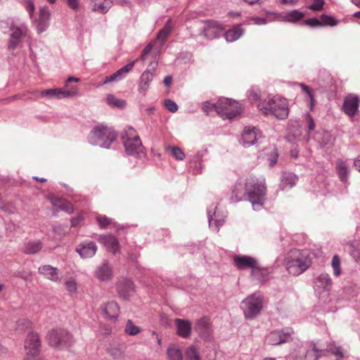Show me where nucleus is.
<instances>
[{
  "instance_id": "24",
  "label": "nucleus",
  "mask_w": 360,
  "mask_h": 360,
  "mask_svg": "<svg viewBox=\"0 0 360 360\" xmlns=\"http://www.w3.org/2000/svg\"><path fill=\"white\" fill-rule=\"evenodd\" d=\"M96 276L101 281H107L112 277V269L108 262H103L96 271Z\"/></svg>"
},
{
  "instance_id": "44",
  "label": "nucleus",
  "mask_w": 360,
  "mask_h": 360,
  "mask_svg": "<svg viewBox=\"0 0 360 360\" xmlns=\"http://www.w3.org/2000/svg\"><path fill=\"white\" fill-rule=\"evenodd\" d=\"M186 360H200L198 349L195 346L188 347L185 352Z\"/></svg>"
},
{
  "instance_id": "14",
  "label": "nucleus",
  "mask_w": 360,
  "mask_h": 360,
  "mask_svg": "<svg viewBox=\"0 0 360 360\" xmlns=\"http://www.w3.org/2000/svg\"><path fill=\"white\" fill-rule=\"evenodd\" d=\"M359 97L357 95L349 94L345 98L342 110L347 116L353 117L359 109Z\"/></svg>"
},
{
  "instance_id": "35",
  "label": "nucleus",
  "mask_w": 360,
  "mask_h": 360,
  "mask_svg": "<svg viewBox=\"0 0 360 360\" xmlns=\"http://www.w3.org/2000/svg\"><path fill=\"white\" fill-rule=\"evenodd\" d=\"M347 250L352 258L356 261H360V246L356 240L349 241L347 244Z\"/></svg>"
},
{
  "instance_id": "4",
  "label": "nucleus",
  "mask_w": 360,
  "mask_h": 360,
  "mask_svg": "<svg viewBox=\"0 0 360 360\" xmlns=\"http://www.w3.org/2000/svg\"><path fill=\"white\" fill-rule=\"evenodd\" d=\"M0 27L4 33H9L8 49L14 51L20 46L21 40L26 37L27 28L24 24L17 25L12 20H2Z\"/></svg>"
},
{
  "instance_id": "57",
  "label": "nucleus",
  "mask_w": 360,
  "mask_h": 360,
  "mask_svg": "<svg viewBox=\"0 0 360 360\" xmlns=\"http://www.w3.org/2000/svg\"><path fill=\"white\" fill-rule=\"evenodd\" d=\"M306 117H307V128H308L309 132H311L315 129V123H314V121L312 117L309 113H307L306 115Z\"/></svg>"
},
{
  "instance_id": "2",
  "label": "nucleus",
  "mask_w": 360,
  "mask_h": 360,
  "mask_svg": "<svg viewBox=\"0 0 360 360\" xmlns=\"http://www.w3.org/2000/svg\"><path fill=\"white\" fill-rule=\"evenodd\" d=\"M245 188L253 209L260 210L266 198L265 179L251 176L246 180Z\"/></svg>"
},
{
  "instance_id": "53",
  "label": "nucleus",
  "mask_w": 360,
  "mask_h": 360,
  "mask_svg": "<svg viewBox=\"0 0 360 360\" xmlns=\"http://www.w3.org/2000/svg\"><path fill=\"white\" fill-rule=\"evenodd\" d=\"M333 143V138L328 131H324L322 134L321 144L326 146Z\"/></svg>"
},
{
  "instance_id": "56",
  "label": "nucleus",
  "mask_w": 360,
  "mask_h": 360,
  "mask_svg": "<svg viewBox=\"0 0 360 360\" xmlns=\"http://www.w3.org/2000/svg\"><path fill=\"white\" fill-rule=\"evenodd\" d=\"M25 7L26 10L28 11L30 17H32L34 11V4L33 1L31 0H26L25 1Z\"/></svg>"
},
{
  "instance_id": "22",
  "label": "nucleus",
  "mask_w": 360,
  "mask_h": 360,
  "mask_svg": "<svg viewBox=\"0 0 360 360\" xmlns=\"http://www.w3.org/2000/svg\"><path fill=\"white\" fill-rule=\"evenodd\" d=\"M98 240L105 245L107 249L112 252L113 254L117 252L120 250L119 242L114 236L109 235H100Z\"/></svg>"
},
{
  "instance_id": "1",
  "label": "nucleus",
  "mask_w": 360,
  "mask_h": 360,
  "mask_svg": "<svg viewBox=\"0 0 360 360\" xmlns=\"http://www.w3.org/2000/svg\"><path fill=\"white\" fill-rule=\"evenodd\" d=\"M311 264L309 254L306 250H291L285 257V266L288 273L299 276L304 273Z\"/></svg>"
},
{
  "instance_id": "45",
  "label": "nucleus",
  "mask_w": 360,
  "mask_h": 360,
  "mask_svg": "<svg viewBox=\"0 0 360 360\" xmlns=\"http://www.w3.org/2000/svg\"><path fill=\"white\" fill-rule=\"evenodd\" d=\"M141 328L134 324L131 320L129 319L127 321L124 331L129 335H136L141 332Z\"/></svg>"
},
{
  "instance_id": "33",
  "label": "nucleus",
  "mask_w": 360,
  "mask_h": 360,
  "mask_svg": "<svg viewBox=\"0 0 360 360\" xmlns=\"http://www.w3.org/2000/svg\"><path fill=\"white\" fill-rule=\"evenodd\" d=\"M297 176L293 173H283L281 177V187L282 189L290 188L295 185Z\"/></svg>"
},
{
  "instance_id": "18",
  "label": "nucleus",
  "mask_w": 360,
  "mask_h": 360,
  "mask_svg": "<svg viewBox=\"0 0 360 360\" xmlns=\"http://www.w3.org/2000/svg\"><path fill=\"white\" fill-rule=\"evenodd\" d=\"M304 23L311 27H322L325 25L334 26L337 24L335 20L330 15L323 14L320 19L311 18L304 20Z\"/></svg>"
},
{
  "instance_id": "21",
  "label": "nucleus",
  "mask_w": 360,
  "mask_h": 360,
  "mask_svg": "<svg viewBox=\"0 0 360 360\" xmlns=\"http://www.w3.org/2000/svg\"><path fill=\"white\" fill-rule=\"evenodd\" d=\"M76 250L82 257L90 258L95 255L97 246L93 241H84L78 245Z\"/></svg>"
},
{
  "instance_id": "15",
  "label": "nucleus",
  "mask_w": 360,
  "mask_h": 360,
  "mask_svg": "<svg viewBox=\"0 0 360 360\" xmlns=\"http://www.w3.org/2000/svg\"><path fill=\"white\" fill-rule=\"evenodd\" d=\"M260 137L261 134L258 129L245 127L241 136L240 143L245 148H248L256 143Z\"/></svg>"
},
{
  "instance_id": "13",
  "label": "nucleus",
  "mask_w": 360,
  "mask_h": 360,
  "mask_svg": "<svg viewBox=\"0 0 360 360\" xmlns=\"http://www.w3.org/2000/svg\"><path fill=\"white\" fill-rule=\"evenodd\" d=\"M224 30L223 25L215 20H207L200 34L207 39H213L219 37Z\"/></svg>"
},
{
  "instance_id": "46",
  "label": "nucleus",
  "mask_w": 360,
  "mask_h": 360,
  "mask_svg": "<svg viewBox=\"0 0 360 360\" xmlns=\"http://www.w3.org/2000/svg\"><path fill=\"white\" fill-rule=\"evenodd\" d=\"M202 110L206 115H209L213 111L218 114V102L217 103H212L209 101L203 102L202 103Z\"/></svg>"
},
{
  "instance_id": "31",
  "label": "nucleus",
  "mask_w": 360,
  "mask_h": 360,
  "mask_svg": "<svg viewBox=\"0 0 360 360\" xmlns=\"http://www.w3.org/2000/svg\"><path fill=\"white\" fill-rule=\"evenodd\" d=\"M269 271L266 268H262L258 263L257 265L251 271V276L259 282L264 283L269 278Z\"/></svg>"
},
{
  "instance_id": "37",
  "label": "nucleus",
  "mask_w": 360,
  "mask_h": 360,
  "mask_svg": "<svg viewBox=\"0 0 360 360\" xmlns=\"http://www.w3.org/2000/svg\"><path fill=\"white\" fill-rule=\"evenodd\" d=\"M336 169L341 181L346 182L349 173V169L346 162L342 160H339L337 162Z\"/></svg>"
},
{
  "instance_id": "25",
  "label": "nucleus",
  "mask_w": 360,
  "mask_h": 360,
  "mask_svg": "<svg viewBox=\"0 0 360 360\" xmlns=\"http://www.w3.org/2000/svg\"><path fill=\"white\" fill-rule=\"evenodd\" d=\"M175 324L177 328V335L181 338H187L191 333V323L188 320L176 319Z\"/></svg>"
},
{
  "instance_id": "41",
  "label": "nucleus",
  "mask_w": 360,
  "mask_h": 360,
  "mask_svg": "<svg viewBox=\"0 0 360 360\" xmlns=\"http://www.w3.org/2000/svg\"><path fill=\"white\" fill-rule=\"evenodd\" d=\"M304 16V13L298 10H292L287 12L284 18L287 21L294 22L300 20Z\"/></svg>"
},
{
  "instance_id": "52",
  "label": "nucleus",
  "mask_w": 360,
  "mask_h": 360,
  "mask_svg": "<svg viewBox=\"0 0 360 360\" xmlns=\"http://www.w3.org/2000/svg\"><path fill=\"white\" fill-rule=\"evenodd\" d=\"M165 106L172 112H175L178 110L177 104L170 99H166L165 101Z\"/></svg>"
},
{
  "instance_id": "30",
  "label": "nucleus",
  "mask_w": 360,
  "mask_h": 360,
  "mask_svg": "<svg viewBox=\"0 0 360 360\" xmlns=\"http://www.w3.org/2000/svg\"><path fill=\"white\" fill-rule=\"evenodd\" d=\"M112 5L111 0H94L93 1L92 10L99 13H106Z\"/></svg>"
},
{
  "instance_id": "55",
  "label": "nucleus",
  "mask_w": 360,
  "mask_h": 360,
  "mask_svg": "<svg viewBox=\"0 0 360 360\" xmlns=\"http://www.w3.org/2000/svg\"><path fill=\"white\" fill-rule=\"evenodd\" d=\"M31 323L27 319H20L18 321L17 326L18 330H24L30 327Z\"/></svg>"
},
{
  "instance_id": "49",
  "label": "nucleus",
  "mask_w": 360,
  "mask_h": 360,
  "mask_svg": "<svg viewBox=\"0 0 360 360\" xmlns=\"http://www.w3.org/2000/svg\"><path fill=\"white\" fill-rule=\"evenodd\" d=\"M65 289L70 292V293H75L77 292V283L72 278H68L65 282Z\"/></svg>"
},
{
  "instance_id": "63",
  "label": "nucleus",
  "mask_w": 360,
  "mask_h": 360,
  "mask_svg": "<svg viewBox=\"0 0 360 360\" xmlns=\"http://www.w3.org/2000/svg\"><path fill=\"white\" fill-rule=\"evenodd\" d=\"M51 200V204L54 206V207H57L58 209L60 208V205H61L63 200L64 199H62V198H57V197H51L50 198Z\"/></svg>"
},
{
  "instance_id": "58",
  "label": "nucleus",
  "mask_w": 360,
  "mask_h": 360,
  "mask_svg": "<svg viewBox=\"0 0 360 360\" xmlns=\"http://www.w3.org/2000/svg\"><path fill=\"white\" fill-rule=\"evenodd\" d=\"M297 84L300 86L302 91L307 95V96L314 94V90L304 83H298Z\"/></svg>"
},
{
  "instance_id": "29",
  "label": "nucleus",
  "mask_w": 360,
  "mask_h": 360,
  "mask_svg": "<svg viewBox=\"0 0 360 360\" xmlns=\"http://www.w3.org/2000/svg\"><path fill=\"white\" fill-rule=\"evenodd\" d=\"M244 33V30L239 25H234L232 29L224 33L225 39L229 42H233L238 39Z\"/></svg>"
},
{
  "instance_id": "27",
  "label": "nucleus",
  "mask_w": 360,
  "mask_h": 360,
  "mask_svg": "<svg viewBox=\"0 0 360 360\" xmlns=\"http://www.w3.org/2000/svg\"><path fill=\"white\" fill-rule=\"evenodd\" d=\"M323 356H326V351L319 349L314 343H311L305 352V360H318Z\"/></svg>"
},
{
  "instance_id": "54",
  "label": "nucleus",
  "mask_w": 360,
  "mask_h": 360,
  "mask_svg": "<svg viewBox=\"0 0 360 360\" xmlns=\"http://www.w3.org/2000/svg\"><path fill=\"white\" fill-rule=\"evenodd\" d=\"M324 4L323 0H314V2L309 6V8L314 11H320Z\"/></svg>"
},
{
  "instance_id": "64",
  "label": "nucleus",
  "mask_w": 360,
  "mask_h": 360,
  "mask_svg": "<svg viewBox=\"0 0 360 360\" xmlns=\"http://www.w3.org/2000/svg\"><path fill=\"white\" fill-rule=\"evenodd\" d=\"M269 160L270 167H273L278 161V154L276 153H272L269 157Z\"/></svg>"
},
{
  "instance_id": "9",
  "label": "nucleus",
  "mask_w": 360,
  "mask_h": 360,
  "mask_svg": "<svg viewBox=\"0 0 360 360\" xmlns=\"http://www.w3.org/2000/svg\"><path fill=\"white\" fill-rule=\"evenodd\" d=\"M242 112L240 104L234 100L222 98L218 101V114L223 119L232 120Z\"/></svg>"
},
{
  "instance_id": "3",
  "label": "nucleus",
  "mask_w": 360,
  "mask_h": 360,
  "mask_svg": "<svg viewBox=\"0 0 360 360\" xmlns=\"http://www.w3.org/2000/svg\"><path fill=\"white\" fill-rule=\"evenodd\" d=\"M257 108L264 115H273L281 120L287 118L289 114L288 101L280 96H274L260 101Z\"/></svg>"
},
{
  "instance_id": "28",
  "label": "nucleus",
  "mask_w": 360,
  "mask_h": 360,
  "mask_svg": "<svg viewBox=\"0 0 360 360\" xmlns=\"http://www.w3.org/2000/svg\"><path fill=\"white\" fill-rule=\"evenodd\" d=\"M210 319L204 316L199 319L195 326V330L200 334V335L206 336L210 330Z\"/></svg>"
},
{
  "instance_id": "60",
  "label": "nucleus",
  "mask_w": 360,
  "mask_h": 360,
  "mask_svg": "<svg viewBox=\"0 0 360 360\" xmlns=\"http://www.w3.org/2000/svg\"><path fill=\"white\" fill-rule=\"evenodd\" d=\"M67 4L72 10H77L79 6V0H67Z\"/></svg>"
},
{
  "instance_id": "61",
  "label": "nucleus",
  "mask_w": 360,
  "mask_h": 360,
  "mask_svg": "<svg viewBox=\"0 0 360 360\" xmlns=\"http://www.w3.org/2000/svg\"><path fill=\"white\" fill-rule=\"evenodd\" d=\"M117 81H119V79H117V75L114 72L110 76L106 77L104 79V80L103 82V84H108V83H110V82H117Z\"/></svg>"
},
{
  "instance_id": "36",
  "label": "nucleus",
  "mask_w": 360,
  "mask_h": 360,
  "mask_svg": "<svg viewBox=\"0 0 360 360\" xmlns=\"http://www.w3.org/2000/svg\"><path fill=\"white\" fill-rule=\"evenodd\" d=\"M172 29L171 20L169 19L165 24L163 28L160 30L157 34V39L161 42V44H164L166 41L171 33Z\"/></svg>"
},
{
  "instance_id": "6",
  "label": "nucleus",
  "mask_w": 360,
  "mask_h": 360,
  "mask_svg": "<svg viewBox=\"0 0 360 360\" xmlns=\"http://www.w3.org/2000/svg\"><path fill=\"white\" fill-rule=\"evenodd\" d=\"M121 138L127 155L141 157L144 154V147L139 136L133 127H127L122 132Z\"/></svg>"
},
{
  "instance_id": "5",
  "label": "nucleus",
  "mask_w": 360,
  "mask_h": 360,
  "mask_svg": "<svg viewBox=\"0 0 360 360\" xmlns=\"http://www.w3.org/2000/svg\"><path fill=\"white\" fill-rule=\"evenodd\" d=\"M117 139L115 130L103 124L93 127L89 136V142L94 146L103 148H109L112 143Z\"/></svg>"
},
{
  "instance_id": "59",
  "label": "nucleus",
  "mask_w": 360,
  "mask_h": 360,
  "mask_svg": "<svg viewBox=\"0 0 360 360\" xmlns=\"http://www.w3.org/2000/svg\"><path fill=\"white\" fill-rule=\"evenodd\" d=\"M211 212H212L211 210H208L207 215H208L210 226H212V221H214V223H216V224L217 226H221L223 224V221L215 219L214 217L212 215Z\"/></svg>"
},
{
  "instance_id": "16",
  "label": "nucleus",
  "mask_w": 360,
  "mask_h": 360,
  "mask_svg": "<svg viewBox=\"0 0 360 360\" xmlns=\"http://www.w3.org/2000/svg\"><path fill=\"white\" fill-rule=\"evenodd\" d=\"M41 341L37 333H30L25 341V349L28 355L35 356L39 352Z\"/></svg>"
},
{
  "instance_id": "7",
  "label": "nucleus",
  "mask_w": 360,
  "mask_h": 360,
  "mask_svg": "<svg viewBox=\"0 0 360 360\" xmlns=\"http://www.w3.org/2000/svg\"><path fill=\"white\" fill-rule=\"evenodd\" d=\"M263 296L256 292L248 296L242 302V309L245 319L251 320L257 316L263 308Z\"/></svg>"
},
{
  "instance_id": "17",
  "label": "nucleus",
  "mask_w": 360,
  "mask_h": 360,
  "mask_svg": "<svg viewBox=\"0 0 360 360\" xmlns=\"http://www.w3.org/2000/svg\"><path fill=\"white\" fill-rule=\"evenodd\" d=\"M102 314L110 321H115L120 314V307L113 301L104 303L101 307Z\"/></svg>"
},
{
  "instance_id": "26",
  "label": "nucleus",
  "mask_w": 360,
  "mask_h": 360,
  "mask_svg": "<svg viewBox=\"0 0 360 360\" xmlns=\"http://www.w3.org/2000/svg\"><path fill=\"white\" fill-rule=\"evenodd\" d=\"M315 285L318 288L328 292L332 289L333 282L328 274L322 273L316 278Z\"/></svg>"
},
{
  "instance_id": "47",
  "label": "nucleus",
  "mask_w": 360,
  "mask_h": 360,
  "mask_svg": "<svg viewBox=\"0 0 360 360\" xmlns=\"http://www.w3.org/2000/svg\"><path fill=\"white\" fill-rule=\"evenodd\" d=\"M331 266L333 269V274L335 276H338L340 275L341 269H340V259L338 255H335L332 258Z\"/></svg>"
},
{
  "instance_id": "62",
  "label": "nucleus",
  "mask_w": 360,
  "mask_h": 360,
  "mask_svg": "<svg viewBox=\"0 0 360 360\" xmlns=\"http://www.w3.org/2000/svg\"><path fill=\"white\" fill-rule=\"evenodd\" d=\"M83 220V217L81 214L77 215L71 220V226H78Z\"/></svg>"
},
{
  "instance_id": "50",
  "label": "nucleus",
  "mask_w": 360,
  "mask_h": 360,
  "mask_svg": "<svg viewBox=\"0 0 360 360\" xmlns=\"http://www.w3.org/2000/svg\"><path fill=\"white\" fill-rule=\"evenodd\" d=\"M96 219L101 229H105L112 223V219L106 216H98Z\"/></svg>"
},
{
  "instance_id": "11",
  "label": "nucleus",
  "mask_w": 360,
  "mask_h": 360,
  "mask_svg": "<svg viewBox=\"0 0 360 360\" xmlns=\"http://www.w3.org/2000/svg\"><path fill=\"white\" fill-rule=\"evenodd\" d=\"M156 66V63H150L147 70H145L141 75L138 85V91L139 94L143 95L146 94L150 86V84L153 81L155 76Z\"/></svg>"
},
{
  "instance_id": "20",
  "label": "nucleus",
  "mask_w": 360,
  "mask_h": 360,
  "mask_svg": "<svg viewBox=\"0 0 360 360\" xmlns=\"http://www.w3.org/2000/svg\"><path fill=\"white\" fill-rule=\"evenodd\" d=\"M117 292L123 299L129 298L134 292V283L128 278H122L117 284Z\"/></svg>"
},
{
  "instance_id": "10",
  "label": "nucleus",
  "mask_w": 360,
  "mask_h": 360,
  "mask_svg": "<svg viewBox=\"0 0 360 360\" xmlns=\"http://www.w3.org/2000/svg\"><path fill=\"white\" fill-rule=\"evenodd\" d=\"M293 330L291 328H284L271 332L266 337V342L271 345H279L292 340Z\"/></svg>"
},
{
  "instance_id": "43",
  "label": "nucleus",
  "mask_w": 360,
  "mask_h": 360,
  "mask_svg": "<svg viewBox=\"0 0 360 360\" xmlns=\"http://www.w3.org/2000/svg\"><path fill=\"white\" fill-rule=\"evenodd\" d=\"M136 62V60H133L115 72L119 81L123 79L127 75V74L132 70Z\"/></svg>"
},
{
  "instance_id": "34",
  "label": "nucleus",
  "mask_w": 360,
  "mask_h": 360,
  "mask_svg": "<svg viewBox=\"0 0 360 360\" xmlns=\"http://www.w3.org/2000/svg\"><path fill=\"white\" fill-rule=\"evenodd\" d=\"M43 248V243L40 240L27 242L24 247V252L29 255L38 253Z\"/></svg>"
},
{
  "instance_id": "39",
  "label": "nucleus",
  "mask_w": 360,
  "mask_h": 360,
  "mask_svg": "<svg viewBox=\"0 0 360 360\" xmlns=\"http://www.w3.org/2000/svg\"><path fill=\"white\" fill-rule=\"evenodd\" d=\"M326 351V354L328 352H330L332 354H333L336 357V360H341L345 356V349L341 347L336 346L335 345H330L327 347V348L325 349Z\"/></svg>"
},
{
  "instance_id": "32",
  "label": "nucleus",
  "mask_w": 360,
  "mask_h": 360,
  "mask_svg": "<svg viewBox=\"0 0 360 360\" xmlns=\"http://www.w3.org/2000/svg\"><path fill=\"white\" fill-rule=\"evenodd\" d=\"M49 10L46 7L41 8L39 12V20L38 23V31L42 32L46 30L48 27V21L49 19Z\"/></svg>"
},
{
  "instance_id": "19",
  "label": "nucleus",
  "mask_w": 360,
  "mask_h": 360,
  "mask_svg": "<svg viewBox=\"0 0 360 360\" xmlns=\"http://www.w3.org/2000/svg\"><path fill=\"white\" fill-rule=\"evenodd\" d=\"M233 261L236 267L239 269H251V271L257 265L258 262L252 257L246 255H236Z\"/></svg>"
},
{
  "instance_id": "8",
  "label": "nucleus",
  "mask_w": 360,
  "mask_h": 360,
  "mask_svg": "<svg viewBox=\"0 0 360 360\" xmlns=\"http://www.w3.org/2000/svg\"><path fill=\"white\" fill-rule=\"evenodd\" d=\"M46 340L52 347L64 349L70 347L74 342L72 335L63 328L53 329L48 332Z\"/></svg>"
},
{
  "instance_id": "42",
  "label": "nucleus",
  "mask_w": 360,
  "mask_h": 360,
  "mask_svg": "<svg viewBox=\"0 0 360 360\" xmlns=\"http://www.w3.org/2000/svg\"><path fill=\"white\" fill-rule=\"evenodd\" d=\"M242 195L243 192L241 186L236 184L231 190L230 201L233 203L240 202L242 198Z\"/></svg>"
},
{
  "instance_id": "12",
  "label": "nucleus",
  "mask_w": 360,
  "mask_h": 360,
  "mask_svg": "<svg viewBox=\"0 0 360 360\" xmlns=\"http://www.w3.org/2000/svg\"><path fill=\"white\" fill-rule=\"evenodd\" d=\"M77 94L76 86H71L68 89L63 88L45 89L41 92L43 97L49 98H56L58 99L68 98Z\"/></svg>"
},
{
  "instance_id": "48",
  "label": "nucleus",
  "mask_w": 360,
  "mask_h": 360,
  "mask_svg": "<svg viewBox=\"0 0 360 360\" xmlns=\"http://www.w3.org/2000/svg\"><path fill=\"white\" fill-rule=\"evenodd\" d=\"M168 150H169L171 151L172 155L176 160H184L185 155H184L183 150L180 148L176 147V146H172V147H169Z\"/></svg>"
},
{
  "instance_id": "38",
  "label": "nucleus",
  "mask_w": 360,
  "mask_h": 360,
  "mask_svg": "<svg viewBox=\"0 0 360 360\" xmlns=\"http://www.w3.org/2000/svg\"><path fill=\"white\" fill-rule=\"evenodd\" d=\"M168 360H183L180 349L176 345H169L167 349Z\"/></svg>"
},
{
  "instance_id": "51",
  "label": "nucleus",
  "mask_w": 360,
  "mask_h": 360,
  "mask_svg": "<svg viewBox=\"0 0 360 360\" xmlns=\"http://www.w3.org/2000/svg\"><path fill=\"white\" fill-rule=\"evenodd\" d=\"M59 210H63L68 213H72L74 212V207L71 202L63 200L61 205H60Z\"/></svg>"
},
{
  "instance_id": "40",
  "label": "nucleus",
  "mask_w": 360,
  "mask_h": 360,
  "mask_svg": "<svg viewBox=\"0 0 360 360\" xmlns=\"http://www.w3.org/2000/svg\"><path fill=\"white\" fill-rule=\"evenodd\" d=\"M106 101L110 106L120 109L124 108L127 105L126 101L118 98L113 94H108L106 98Z\"/></svg>"
},
{
  "instance_id": "23",
  "label": "nucleus",
  "mask_w": 360,
  "mask_h": 360,
  "mask_svg": "<svg viewBox=\"0 0 360 360\" xmlns=\"http://www.w3.org/2000/svg\"><path fill=\"white\" fill-rule=\"evenodd\" d=\"M38 272L44 277L51 281H60L59 278V269L51 265L46 264L39 267Z\"/></svg>"
}]
</instances>
